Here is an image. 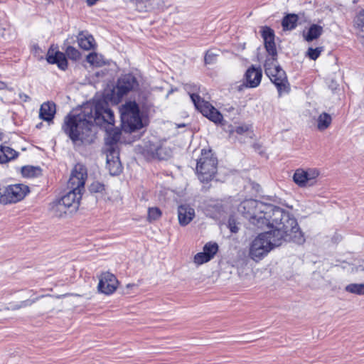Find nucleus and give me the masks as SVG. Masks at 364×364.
<instances>
[{"instance_id": "1", "label": "nucleus", "mask_w": 364, "mask_h": 364, "mask_svg": "<svg viewBox=\"0 0 364 364\" xmlns=\"http://www.w3.org/2000/svg\"><path fill=\"white\" fill-rule=\"evenodd\" d=\"M284 220L269 223L265 227L270 228L267 232L259 234L250 244L248 256L256 262L264 258L270 251L282 245L284 242H299L301 236L299 228L295 220V225L287 228Z\"/></svg>"}, {"instance_id": "2", "label": "nucleus", "mask_w": 364, "mask_h": 364, "mask_svg": "<svg viewBox=\"0 0 364 364\" xmlns=\"http://www.w3.org/2000/svg\"><path fill=\"white\" fill-rule=\"evenodd\" d=\"M103 114L109 117L107 120H112L111 113L102 109L100 103L95 106L87 105L78 114L67 116L63 129L73 143L88 141L93 123L101 124L104 119L100 115Z\"/></svg>"}, {"instance_id": "3", "label": "nucleus", "mask_w": 364, "mask_h": 364, "mask_svg": "<svg viewBox=\"0 0 364 364\" xmlns=\"http://www.w3.org/2000/svg\"><path fill=\"white\" fill-rule=\"evenodd\" d=\"M238 212L250 223L258 228H264L269 223L284 220L287 228L295 225V219L283 209L271 204L264 203L253 199L245 200L239 205Z\"/></svg>"}, {"instance_id": "4", "label": "nucleus", "mask_w": 364, "mask_h": 364, "mask_svg": "<svg viewBox=\"0 0 364 364\" xmlns=\"http://www.w3.org/2000/svg\"><path fill=\"white\" fill-rule=\"evenodd\" d=\"M218 159L210 150L203 149L197 161L196 173L203 182L211 181L217 172Z\"/></svg>"}, {"instance_id": "5", "label": "nucleus", "mask_w": 364, "mask_h": 364, "mask_svg": "<svg viewBox=\"0 0 364 364\" xmlns=\"http://www.w3.org/2000/svg\"><path fill=\"white\" fill-rule=\"evenodd\" d=\"M121 119L125 132H132L143 127L139 109L135 102H129L122 106Z\"/></svg>"}, {"instance_id": "6", "label": "nucleus", "mask_w": 364, "mask_h": 364, "mask_svg": "<svg viewBox=\"0 0 364 364\" xmlns=\"http://www.w3.org/2000/svg\"><path fill=\"white\" fill-rule=\"evenodd\" d=\"M265 73L277 88L279 95L288 92V82L285 72L276 63V59L267 58L264 64Z\"/></svg>"}, {"instance_id": "7", "label": "nucleus", "mask_w": 364, "mask_h": 364, "mask_svg": "<svg viewBox=\"0 0 364 364\" xmlns=\"http://www.w3.org/2000/svg\"><path fill=\"white\" fill-rule=\"evenodd\" d=\"M191 99L196 108L205 117L215 124H220L223 117L222 114L216 109L204 98H202L199 94H190Z\"/></svg>"}, {"instance_id": "8", "label": "nucleus", "mask_w": 364, "mask_h": 364, "mask_svg": "<svg viewBox=\"0 0 364 364\" xmlns=\"http://www.w3.org/2000/svg\"><path fill=\"white\" fill-rule=\"evenodd\" d=\"M100 107L102 109L107 111L111 113L112 117H110L112 120H107L108 117L106 114H100V117L102 118L103 120L101 124H97V126L102 127L106 132V144H116V143L120 139V131L119 129L114 127V116L113 112L108 107V105L105 103H100Z\"/></svg>"}, {"instance_id": "9", "label": "nucleus", "mask_w": 364, "mask_h": 364, "mask_svg": "<svg viewBox=\"0 0 364 364\" xmlns=\"http://www.w3.org/2000/svg\"><path fill=\"white\" fill-rule=\"evenodd\" d=\"M87 176V169L85 166L80 164H76L71 172L68 183V187L70 189V191H77L82 194Z\"/></svg>"}, {"instance_id": "10", "label": "nucleus", "mask_w": 364, "mask_h": 364, "mask_svg": "<svg viewBox=\"0 0 364 364\" xmlns=\"http://www.w3.org/2000/svg\"><path fill=\"white\" fill-rule=\"evenodd\" d=\"M318 176V171L316 169L309 168L305 171L298 168L294 173L293 181L300 187L311 186L316 183Z\"/></svg>"}, {"instance_id": "11", "label": "nucleus", "mask_w": 364, "mask_h": 364, "mask_svg": "<svg viewBox=\"0 0 364 364\" xmlns=\"http://www.w3.org/2000/svg\"><path fill=\"white\" fill-rule=\"evenodd\" d=\"M144 154L148 159L167 160L171 157L172 150L168 146L163 144H149L146 145Z\"/></svg>"}, {"instance_id": "12", "label": "nucleus", "mask_w": 364, "mask_h": 364, "mask_svg": "<svg viewBox=\"0 0 364 364\" xmlns=\"http://www.w3.org/2000/svg\"><path fill=\"white\" fill-rule=\"evenodd\" d=\"M4 188L6 204L17 203L29 193L28 186L23 183L13 184Z\"/></svg>"}, {"instance_id": "13", "label": "nucleus", "mask_w": 364, "mask_h": 364, "mask_svg": "<svg viewBox=\"0 0 364 364\" xmlns=\"http://www.w3.org/2000/svg\"><path fill=\"white\" fill-rule=\"evenodd\" d=\"M139 85L136 78L132 74L124 75L118 80L115 90L119 97L127 95Z\"/></svg>"}, {"instance_id": "14", "label": "nucleus", "mask_w": 364, "mask_h": 364, "mask_svg": "<svg viewBox=\"0 0 364 364\" xmlns=\"http://www.w3.org/2000/svg\"><path fill=\"white\" fill-rule=\"evenodd\" d=\"M117 285L116 277L109 272H105L100 276L97 288L101 293L109 295L115 291Z\"/></svg>"}, {"instance_id": "15", "label": "nucleus", "mask_w": 364, "mask_h": 364, "mask_svg": "<svg viewBox=\"0 0 364 364\" xmlns=\"http://www.w3.org/2000/svg\"><path fill=\"white\" fill-rule=\"evenodd\" d=\"M46 60L50 64H57L61 70H65L68 66V62L63 53L56 50L51 46L48 50Z\"/></svg>"}, {"instance_id": "16", "label": "nucleus", "mask_w": 364, "mask_h": 364, "mask_svg": "<svg viewBox=\"0 0 364 364\" xmlns=\"http://www.w3.org/2000/svg\"><path fill=\"white\" fill-rule=\"evenodd\" d=\"M195 216V210L191 205L182 204L178 207V219L181 226L188 225L193 220Z\"/></svg>"}, {"instance_id": "17", "label": "nucleus", "mask_w": 364, "mask_h": 364, "mask_svg": "<svg viewBox=\"0 0 364 364\" xmlns=\"http://www.w3.org/2000/svg\"><path fill=\"white\" fill-rule=\"evenodd\" d=\"M81 193L80 192H75V191H70L61 198L62 203H65V206L73 213L75 211L79 205L80 199L81 198Z\"/></svg>"}, {"instance_id": "18", "label": "nucleus", "mask_w": 364, "mask_h": 364, "mask_svg": "<svg viewBox=\"0 0 364 364\" xmlns=\"http://www.w3.org/2000/svg\"><path fill=\"white\" fill-rule=\"evenodd\" d=\"M262 71L260 69L256 68L254 66L250 68L245 75V84L249 87H257L261 82Z\"/></svg>"}, {"instance_id": "19", "label": "nucleus", "mask_w": 364, "mask_h": 364, "mask_svg": "<svg viewBox=\"0 0 364 364\" xmlns=\"http://www.w3.org/2000/svg\"><path fill=\"white\" fill-rule=\"evenodd\" d=\"M55 114V105L53 102H48L41 105L39 112L41 119L46 122H51Z\"/></svg>"}, {"instance_id": "20", "label": "nucleus", "mask_w": 364, "mask_h": 364, "mask_svg": "<svg viewBox=\"0 0 364 364\" xmlns=\"http://www.w3.org/2000/svg\"><path fill=\"white\" fill-rule=\"evenodd\" d=\"M326 82L329 90L332 92L333 101H339L341 99V96L343 95V91L340 85L337 82L336 77H328L326 80Z\"/></svg>"}, {"instance_id": "21", "label": "nucleus", "mask_w": 364, "mask_h": 364, "mask_svg": "<svg viewBox=\"0 0 364 364\" xmlns=\"http://www.w3.org/2000/svg\"><path fill=\"white\" fill-rule=\"evenodd\" d=\"M77 42L79 46L85 50L94 48L96 45L92 36L84 31L79 33L77 36Z\"/></svg>"}, {"instance_id": "22", "label": "nucleus", "mask_w": 364, "mask_h": 364, "mask_svg": "<svg viewBox=\"0 0 364 364\" xmlns=\"http://www.w3.org/2000/svg\"><path fill=\"white\" fill-rule=\"evenodd\" d=\"M107 164L109 167L112 165V161L117 166V171L119 168V151L117 149L116 144H107Z\"/></svg>"}, {"instance_id": "23", "label": "nucleus", "mask_w": 364, "mask_h": 364, "mask_svg": "<svg viewBox=\"0 0 364 364\" xmlns=\"http://www.w3.org/2000/svg\"><path fill=\"white\" fill-rule=\"evenodd\" d=\"M52 213L58 218H62L72 213V212L62 203L60 199L53 202L50 205Z\"/></svg>"}, {"instance_id": "24", "label": "nucleus", "mask_w": 364, "mask_h": 364, "mask_svg": "<svg viewBox=\"0 0 364 364\" xmlns=\"http://www.w3.org/2000/svg\"><path fill=\"white\" fill-rule=\"evenodd\" d=\"M17 154V152L14 149L9 146H0V163H6L14 159Z\"/></svg>"}, {"instance_id": "25", "label": "nucleus", "mask_w": 364, "mask_h": 364, "mask_svg": "<svg viewBox=\"0 0 364 364\" xmlns=\"http://www.w3.org/2000/svg\"><path fill=\"white\" fill-rule=\"evenodd\" d=\"M21 173L26 178H35L41 175L39 166H25L21 168Z\"/></svg>"}, {"instance_id": "26", "label": "nucleus", "mask_w": 364, "mask_h": 364, "mask_svg": "<svg viewBox=\"0 0 364 364\" xmlns=\"http://www.w3.org/2000/svg\"><path fill=\"white\" fill-rule=\"evenodd\" d=\"M298 16L296 14H288L282 20L284 30L291 31L296 28Z\"/></svg>"}, {"instance_id": "27", "label": "nucleus", "mask_w": 364, "mask_h": 364, "mask_svg": "<svg viewBox=\"0 0 364 364\" xmlns=\"http://www.w3.org/2000/svg\"><path fill=\"white\" fill-rule=\"evenodd\" d=\"M87 61L92 66L102 67L106 64L103 56L97 53H91L87 56Z\"/></svg>"}, {"instance_id": "28", "label": "nucleus", "mask_w": 364, "mask_h": 364, "mask_svg": "<svg viewBox=\"0 0 364 364\" xmlns=\"http://www.w3.org/2000/svg\"><path fill=\"white\" fill-rule=\"evenodd\" d=\"M303 37L308 42L316 39L318 37V26L314 24L310 26L307 31H304Z\"/></svg>"}, {"instance_id": "29", "label": "nucleus", "mask_w": 364, "mask_h": 364, "mask_svg": "<svg viewBox=\"0 0 364 364\" xmlns=\"http://www.w3.org/2000/svg\"><path fill=\"white\" fill-rule=\"evenodd\" d=\"M346 291L358 294L364 295V283L363 284H350L345 287Z\"/></svg>"}, {"instance_id": "30", "label": "nucleus", "mask_w": 364, "mask_h": 364, "mask_svg": "<svg viewBox=\"0 0 364 364\" xmlns=\"http://www.w3.org/2000/svg\"><path fill=\"white\" fill-rule=\"evenodd\" d=\"M218 250V245L215 242H208L203 247V252H205L210 259H212Z\"/></svg>"}, {"instance_id": "31", "label": "nucleus", "mask_w": 364, "mask_h": 364, "mask_svg": "<svg viewBox=\"0 0 364 364\" xmlns=\"http://www.w3.org/2000/svg\"><path fill=\"white\" fill-rule=\"evenodd\" d=\"M89 190L92 193H98L103 196L105 193V186L101 182L94 181L90 184Z\"/></svg>"}, {"instance_id": "32", "label": "nucleus", "mask_w": 364, "mask_h": 364, "mask_svg": "<svg viewBox=\"0 0 364 364\" xmlns=\"http://www.w3.org/2000/svg\"><path fill=\"white\" fill-rule=\"evenodd\" d=\"M331 116L326 112L320 114V131L327 129L331 124Z\"/></svg>"}, {"instance_id": "33", "label": "nucleus", "mask_w": 364, "mask_h": 364, "mask_svg": "<svg viewBox=\"0 0 364 364\" xmlns=\"http://www.w3.org/2000/svg\"><path fill=\"white\" fill-rule=\"evenodd\" d=\"M262 36L264 39V43H273L274 42V33L273 30L271 28L266 27L264 28L262 33Z\"/></svg>"}, {"instance_id": "34", "label": "nucleus", "mask_w": 364, "mask_h": 364, "mask_svg": "<svg viewBox=\"0 0 364 364\" xmlns=\"http://www.w3.org/2000/svg\"><path fill=\"white\" fill-rule=\"evenodd\" d=\"M211 260L210 259V256H208L205 252L203 251L201 252L197 253L193 258V262L197 265H201L204 263H206Z\"/></svg>"}, {"instance_id": "35", "label": "nucleus", "mask_w": 364, "mask_h": 364, "mask_svg": "<svg viewBox=\"0 0 364 364\" xmlns=\"http://www.w3.org/2000/svg\"><path fill=\"white\" fill-rule=\"evenodd\" d=\"M36 299H32V300L31 299L25 300L23 301H21L19 304L11 305L10 306L6 307V309L13 310V311L18 310L21 308H23V307H26V306L32 305L34 302H36Z\"/></svg>"}, {"instance_id": "36", "label": "nucleus", "mask_w": 364, "mask_h": 364, "mask_svg": "<svg viewBox=\"0 0 364 364\" xmlns=\"http://www.w3.org/2000/svg\"><path fill=\"white\" fill-rule=\"evenodd\" d=\"M65 54L69 58L74 60H77L80 58L79 50L73 46H68L65 50Z\"/></svg>"}, {"instance_id": "37", "label": "nucleus", "mask_w": 364, "mask_h": 364, "mask_svg": "<svg viewBox=\"0 0 364 364\" xmlns=\"http://www.w3.org/2000/svg\"><path fill=\"white\" fill-rule=\"evenodd\" d=\"M230 133L231 134H234L235 133H236L237 134H239V135L249 134H250V127L247 124H242V125L236 127L234 129H230Z\"/></svg>"}, {"instance_id": "38", "label": "nucleus", "mask_w": 364, "mask_h": 364, "mask_svg": "<svg viewBox=\"0 0 364 364\" xmlns=\"http://www.w3.org/2000/svg\"><path fill=\"white\" fill-rule=\"evenodd\" d=\"M161 212L158 208H150L148 210V218L149 220H156L161 217Z\"/></svg>"}, {"instance_id": "39", "label": "nucleus", "mask_w": 364, "mask_h": 364, "mask_svg": "<svg viewBox=\"0 0 364 364\" xmlns=\"http://www.w3.org/2000/svg\"><path fill=\"white\" fill-rule=\"evenodd\" d=\"M355 23L360 32L364 33V10L359 12L357 15Z\"/></svg>"}, {"instance_id": "40", "label": "nucleus", "mask_w": 364, "mask_h": 364, "mask_svg": "<svg viewBox=\"0 0 364 364\" xmlns=\"http://www.w3.org/2000/svg\"><path fill=\"white\" fill-rule=\"evenodd\" d=\"M267 52L271 55L270 58L276 59L277 52L275 43H268L264 44Z\"/></svg>"}, {"instance_id": "41", "label": "nucleus", "mask_w": 364, "mask_h": 364, "mask_svg": "<svg viewBox=\"0 0 364 364\" xmlns=\"http://www.w3.org/2000/svg\"><path fill=\"white\" fill-rule=\"evenodd\" d=\"M305 55L311 60H316L318 58V48H309Z\"/></svg>"}, {"instance_id": "42", "label": "nucleus", "mask_w": 364, "mask_h": 364, "mask_svg": "<svg viewBox=\"0 0 364 364\" xmlns=\"http://www.w3.org/2000/svg\"><path fill=\"white\" fill-rule=\"evenodd\" d=\"M217 54L214 53L211 50H208L205 55V63L206 64H212L216 60Z\"/></svg>"}, {"instance_id": "43", "label": "nucleus", "mask_w": 364, "mask_h": 364, "mask_svg": "<svg viewBox=\"0 0 364 364\" xmlns=\"http://www.w3.org/2000/svg\"><path fill=\"white\" fill-rule=\"evenodd\" d=\"M228 226H229V228L230 230V231L232 232H234V233H236L237 232L239 228L237 226L235 222L234 221L233 219H230L229 221H228Z\"/></svg>"}, {"instance_id": "44", "label": "nucleus", "mask_w": 364, "mask_h": 364, "mask_svg": "<svg viewBox=\"0 0 364 364\" xmlns=\"http://www.w3.org/2000/svg\"><path fill=\"white\" fill-rule=\"evenodd\" d=\"M109 171H110V173L112 174V175H115V174H118L119 173L121 172V164H119V171H116L117 170V166L112 161V165L111 166L109 167V166H107Z\"/></svg>"}, {"instance_id": "45", "label": "nucleus", "mask_w": 364, "mask_h": 364, "mask_svg": "<svg viewBox=\"0 0 364 364\" xmlns=\"http://www.w3.org/2000/svg\"><path fill=\"white\" fill-rule=\"evenodd\" d=\"M0 203L6 204L4 186L0 187Z\"/></svg>"}, {"instance_id": "46", "label": "nucleus", "mask_w": 364, "mask_h": 364, "mask_svg": "<svg viewBox=\"0 0 364 364\" xmlns=\"http://www.w3.org/2000/svg\"><path fill=\"white\" fill-rule=\"evenodd\" d=\"M19 97L21 99L23 100L25 102L30 100L29 97L26 94H24V93L19 94Z\"/></svg>"}, {"instance_id": "47", "label": "nucleus", "mask_w": 364, "mask_h": 364, "mask_svg": "<svg viewBox=\"0 0 364 364\" xmlns=\"http://www.w3.org/2000/svg\"><path fill=\"white\" fill-rule=\"evenodd\" d=\"M99 0H87V4L88 6H93Z\"/></svg>"}, {"instance_id": "48", "label": "nucleus", "mask_w": 364, "mask_h": 364, "mask_svg": "<svg viewBox=\"0 0 364 364\" xmlns=\"http://www.w3.org/2000/svg\"><path fill=\"white\" fill-rule=\"evenodd\" d=\"M7 88V85L4 82L0 81V90Z\"/></svg>"}, {"instance_id": "49", "label": "nucleus", "mask_w": 364, "mask_h": 364, "mask_svg": "<svg viewBox=\"0 0 364 364\" xmlns=\"http://www.w3.org/2000/svg\"><path fill=\"white\" fill-rule=\"evenodd\" d=\"M136 285L134 284H128L127 285V288H131V287H135Z\"/></svg>"}, {"instance_id": "50", "label": "nucleus", "mask_w": 364, "mask_h": 364, "mask_svg": "<svg viewBox=\"0 0 364 364\" xmlns=\"http://www.w3.org/2000/svg\"><path fill=\"white\" fill-rule=\"evenodd\" d=\"M185 127L184 124H178V127Z\"/></svg>"}, {"instance_id": "51", "label": "nucleus", "mask_w": 364, "mask_h": 364, "mask_svg": "<svg viewBox=\"0 0 364 364\" xmlns=\"http://www.w3.org/2000/svg\"><path fill=\"white\" fill-rule=\"evenodd\" d=\"M3 140V134L0 133V141Z\"/></svg>"}, {"instance_id": "52", "label": "nucleus", "mask_w": 364, "mask_h": 364, "mask_svg": "<svg viewBox=\"0 0 364 364\" xmlns=\"http://www.w3.org/2000/svg\"><path fill=\"white\" fill-rule=\"evenodd\" d=\"M231 110H235V108H234V107H230V108L229 109V111H231Z\"/></svg>"}, {"instance_id": "53", "label": "nucleus", "mask_w": 364, "mask_h": 364, "mask_svg": "<svg viewBox=\"0 0 364 364\" xmlns=\"http://www.w3.org/2000/svg\"><path fill=\"white\" fill-rule=\"evenodd\" d=\"M362 36H363V38H364V35H363ZM363 46H364V41H363Z\"/></svg>"}, {"instance_id": "54", "label": "nucleus", "mask_w": 364, "mask_h": 364, "mask_svg": "<svg viewBox=\"0 0 364 364\" xmlns=\"http://www.w3.org/2000/svg\"><path fill=\"white\" fill-rule=\"evenodd\" d=\"M319 29H320V33L321 32V27L320 26L319 27Z\"/></svg>"}]
</instances>
